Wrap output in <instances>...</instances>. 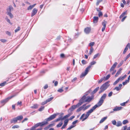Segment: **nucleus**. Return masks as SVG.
Segmentation results:
<instances>
[{
    "instance_id": "f257e3e1",
    "label": "nucleus",
    "mask_w": 130,
    "mask_h": 130,
    "mask_svg": "<svg viewBox=\"0 0 130 130\" xmlns=\"http://www.w3.org/2000/svg\"><path fill=\"white\" fill-rule=\"evenodd\" d=\"M59 114V113H54L50 116L49 117L45 119L44 120L46 121L38 123L35 125L37 127L39 126H41L47 125L48 124V121H49L55 118L56 116L58 115Z\"/></svg>"
},
{
    "instance_id": "f03ea898",
    "label": "nucleus",
    "mask_w": 130,
    "mask_h": 130,
    "mask_svg": "<svg viewBox=\"0 0 130 130\" xmlns=\"http://www.w3.org/2000/svg\"><path fill=\"white\" fill-rule=\"evenodd\" d=\"M96 63V62L93 61L91 62L90 63V65H89L87 67L86 69L84 72L81 75L80 77V78H82L83 77H85L88 73L91 67V65L95 64Z\"/></svg>"
},
{
    "instance_id": "7ed1b4c3",
    "label": "nucleus",
    "mask_w": 130,
    "mask_h": 130,
    "mask_svg": "<svg viewBox=\"0 0 130 130\" xmlns=\"http://www.w3.org/2000/svg\"><path fill=\"white\" fill-rule=\"evenodd\" d=\"M106 96L107 94L106 93L103 94L100 98L97 104L95 105H96L98 107L101 106L104 102V100L105 99Z\"/></svg>"
},
{
    "instance_id": "20e7f679",
    "label": "nucleus",
    "mask_w": 130,
    "mask_h": 130,
    "mask_svg": "<svg viewBox=\"0 0 130 130\" xmlns=\"http://www.w3.org/2000/svg\"><path fill=\"white\" fill-rule=\"evenodd\" d=\"M71 115V114H68L64 116L63 117H62V116H61L55 120L54 121L55 122H57L60 120L62 121L64 120H65L66 119H67V118L70 116Z\"/></svg>"
},
{
    "instance_id": "39448f33",
    "label": "nucleus",
    "mask_w": 130,
    "mask_h": 130,
    "mask_svg": "<svg viewBox=\"0 0 130 130\" xmlns=\"http://www.w3.org/2000/svg\"><path fill=\"white\" fill-rule=\"evenodd\" d=\"M15 96V95H12L10 96L9 97L7 98L2 100L1 101V103L2 104H3L4 105L9 100L14 97Z\"/></svg>"
},
{
    "instance_id": "423d86ee",
    "label": "nucleus",
    "mask_w": 130,
    "mask_h": 130,
    "mask_svg": "<svg viewBox=\"0 0 130 130\" xmlns=\"http://www.w3.org/2000/svg\"><path fill=\"white\" fill-rule=\"evenodd\" d=\"M97 107H98L97 106L95 105L91 109L86 112V114L89 116L90 114Z\"/></svg>"
},
{
    "instance_id": "0eeeda50",
    "label": "nucleus",
    "mask_w": 130,
    "mask_h": 130,
    "mask_svg": "<svg viewBox=\"0 0 130 130\" xmlns=\"http://www.w3.org/2000/svg\"><path fill=\"white\" fill-rule=\"evenodd\" d=\"M109 85V82H106L100 87V89H103L105 90L108 87Z\"/></svg>"
},
{
    "instance_id": "6e6552de",
    "label": "nucleus",
    "mask_w": 130,
    "mask_h": 130,
    "mask_svg": "<svg viewBox=\"0 0 130 130\" xmlns=\"http://www.w3.org/2000/svg\"><path fill=\"white\" fill-rule=\"evenodd\" d=\"M86 96L85 95H84L83 97L79 100V102L78 103H80V105H81L84 102H86L85 101H86Z\"/></svg>"
},
{
    "instance_id": "1a4fd4ad",
    "label": "nucleus",
    "mask_w": 130,
    "mask_h": 130,
    "mask_svg": "<svg viewBox=\"0 0 130 130\" xmlns=\"http://www.w3.org/2000/svg\"><path fill=\"white\" fill-rule=\"evenodd\" d=\"M110 74H108L106 76H104L101 78L99 81H105L107 80L110 77Z\"/></svg>"
},
{
    "instance_id": "9d476101",
    "label": "nucleus",
    "mask_w": 130,
    "mask_h": 130,
    "mask_svg": "<svg viewBox=\"0 0 130 130\" xmlns=\"http://www.w3.org/2000/svg\"><path fill=\"white\" fill-rule=\"evenodd\" d=\"M69 121V120L68 119H66L64 121V124L62 127H61V129H63L65 128Z\"/></svg>"
},
{
    "instance_id": "9b49d317",
    "label": "nucleus",
    "mask_w": 130,
    "mask_h": 130,
    "mask_svg": "<svg viewBox=\"0 0 130 130\" xmlns=\"http://www.w3.org/2000/svg\"><path fill=\"white\" fill-rule=\"evenodd\" d=\"M91 30V28L90 27H87L84 29V32L86 34H89Z\"/></svg>"
},
{
    "instance_id": "f8f14e48",
    "label": "nucleus",
    "mask_w": 130,
    "mask_h": 130,
    "mask_svg": "<svg viewBox=\"0 0 130 130\" xmlns=\"http://www.w3.org/2000/svg\"><path fill=\"white\" fill-rule=\"evenodd\" d=\"M38 11L37 9L36 8H34L32 11L31 13V17H33L37 13Z\"/></svg>"
},
{
    "instance_id": "ddd939ff",
    "label": "nucleus",
    "mask_w": 130,
    "mask_h": 130,
    "mask_svg": "<svg viewBox=\"0 0 130 130\" xmlns=\"http://www.w3.org/2000/svg\"><path fill=\"white\" fill-rule=\"evenodd\" d=\"M107 23V22L104 20L102 23V25L103 27L102 28V31L103 32L105 30L106 27V24Z\"/></svg>"
},
{
    "instance_id": "4468645a",
    "label": "nucleus",
    "mask_w": 130,
    "mask_h": 130,
    "mask_svg": "<svg viewBox=\"0 0 130 130\" xmlns=\"http://www.w3.org/2000/svg\"><path fill=\"white\" fill-rule=\"evenodd\" d=\"M13 9V7L11 6H9V7L7 9L6 13L7 14L9 13H11V9Z\"/></svg>"
},
{
    "instance_id": "2eb2a0df",
    "label": "nucleus",
    "mask_w": 130,
    "mask_h": 130,
    "mask_svg": "<svg viewBox=\"0 0 130 130\" xmlns=\"http://www.w3.org/2000/svg\"><path fill=\"white\" fill-rule=\"evenodd\" d=\"M118 63L116 62H115L113 65L111 67L109 71L111 72L114 70L115 68L116 67Z\"/></svg>"
},
{
    "instance_id": "dca6fc26",
    "label": "nucleus",
    "mask_w": 130,
    "mask_h": 130,
    "mask_svg": "<svg viewBox=\"0 0 130 130\" xmlns=\"http://www.w3.org/2000/svg\"><path fill=\"white\" fill-rule=\"evenodd\" d=\"M126 75L125 74L123 76H121L119 77L117 80L116 81H122L126 77Z\"/></svg>"
},
{
    "instance_id": "f3484780",
    "label": "nucleus",
    "mask_w": 130,
    "mask_h": 130,
    "mask_svg": "<svg viewBox=\"0 0 130 130\" xmlns=\"http://www.w3.org/2000/svg\"><path fill=\"white\" fill-rule=\"evenodd\" d=\"M93 97H90L89 96H88L87 98L86 99V101H85L86 102H90L92 99H93Z\"/></svg>"
},
{
    "instance_id": "a211bd4d",
    "label": "nucleus",
    "mask_w": 130,
    "mask_h": 130,
    "mask_svg": "<svg viewBox=\"0 0 130 130\" xmlns=\"http://www.w3.org/2000/svg\"><path fill=\"white\" fill-rule=\"evenodd\" d=\"M17 121L16 118L15 117L11 120L10 122L11 123L15 124L17 122Z\"/></svg>"
},
{
    "instance_id": "6ab92c4d",
    "label": "nucleus",
    "mask_w": 130,
    "mask_h": 130,
    "mask_svg": "<svg viewBox=\"0 0 130 130\" xmlns=\"http://www.w3.org/2000/svg\"><path fill=\"white\" fill-rule=\"evenodd\" d=\"M86 104H85L82 105V106H83V111H84L88 108L91 105H89L86 106Z\"/></svg>"
},
{
    "instance_id": "aec40b11",
    "label": "nucleus",
    "mask_w": 130,
    "mask_h": 130,
    "mask_svg": "<svg viewBox=\"0 0 130 130\" xmlns=\"http://www.w3.org/2000/svg\"><path fill=\"white\" fill-rule=\"evenodd\" d=\"M82 33L81 32H77V33H75V35L74 36V39H76L77 38L79 35H80Z\"/></svg>"
},
{
    "instance_id": "412c9836",
    "label": "nucleus",
    "mask_w": 130,
    "mask_h": 130,
    "mask_svg": "<svg viewBox=\"0 0 130 130\" xmlns=\"http://www.w3.org/2000/svg\"><path fill=\"white\" fill-rule=\"evenodd\" d=\"M80 103H78L76 105H73L71 107L74 110L76 107H78L79 106H80Z\"/></svg>"
},
{
    "instance_id": "4be33fe9",
    "label": "nucleus",
    "mask_w": 130,
    "mask_h": 130,
    "mask_svg": "<svg viewBox=\"0 0 130 130\" xmlns=\"http://www.w3.org/2000/svg\"><path fill=\"white\" fill-rule=\"evenodd\" d=\"M122 108L121 107H115L113 109V111H118L121 110Z\"/></svg>"
},
{
    "instance_id": "5701e85b",
    "label": "nucleus",
    "mask_w": 130,
    "mask_h": 130,
    "mask_svg": "<svg viewBox=\"0 0 130 130\" xmlns=\"http://www.w3.org/2000/svg\"><path fill=\"white\" fill-rule=\"evenodd\" d=\"M99 18L97 17H94L93 19V22L94 23H96L98 21Z\"/></svg>"
},
{
    "instance_id": "b1692460",
    "label": "nucleus",
    "mask_w": 130,
    "mask_h": 130,
    "mask_svg": "<svg viewBox=\"0 0 130 130\" xmlns=\"http://www.w3.org/2000/svg\"><path fill=\"white\" fill-rule=\"evenodd\" d=\"M36 4H34L33 5H30L27 8V9L28 10H31L33 7H34L36 5Z\"/></svg>"
},
{
    "instance_id": "393cba45",
    "label": "nucleus",
    "mask_w": 130,
    "mask_h": 130,
    "mask_svg": "<svg viewBox=\"0 0 130 130\" xmlns=\"http://www.w3.org/2000/svg\"><path fill=\"white\" fill-rule=\"evenodd\" d=\"M45 70H42L40 72V74L38 75L39 76H41L42 75L44 74L45 73Z\"/></svg>"
},
{
    "instance_id": "a878e982",
    "label": "nucleus",
    "mask_w": 130,
    "mask_h": 130,
    "mask_svg": "<svg viewBox=\"0 0 130 130\" xmlns=\"http://www.w3.org/2000/svg\"><path fill=\"white\" fill-rule=\"evenodd\" d=\"M122 125V123L120 121H118L116 122V125L118 127L121 126Z\"/></svg>"
},
{
    "instance_id": "bb28decb",
    "label": "nucleus",
    "mask_w": 130,
    "mask_h": 130,
    "mask_svg": "<svg viewBox=\"0 0 130 130\" xmlns=\"http://www.w3.org/2000/svg\"><path fill=\"white\" fill-rule=\"evenodd\" d=\"M16 118L17 121L21 120L23 118V116L22 115H20L19 116H18L16 117Z\"/></svg>"
},
{
    "instance_id": "cd10ccee",
    "label": "nucleus",
    "mask_w": 130,
    "mask_h": 130,
    "mask_svg": "<svg viewBox=\"0 0 130 130\" xmlns=\"http://www.w3.org/2000/svg\"><path fill=\"white\" fill-rule=\"evenodd\" d=\"M74 109H73L71 107L68 110V112L69 113L68 114H71V115H70V116L72 114V111Z\"/></svg>"
},
{
    "instance_id": "c85d7f7f",
    "label": "nucleus",
    "mask_w": 130,
    "mask_h": 130,
    "mask_svg": "<svg viewBox=\"0 0 130 130\" xmlns=\"http://www.w3.org/2000/svg\"><path fill=\"white\" fill-rule=\"evenodd\" d=\"M107 118V117H104L103 118H102L101 120L100 121L99 123H101L103 122Z\"/></svg>"
},
{
    "instance_id": "c756f323",
    "label": "nucleus",
    "mask_w": 130,
    "mask_h": 130,
    "mask_svg": "<svg viewBox=\"0 0 130 130\" xmlns=\"http://www.w3.org/2000/svg\"><path fill=\"white\" fill-rule=\"evenodd\" d=\"M82 110H83V106H82L79 107L77 110L76 112H78Z\"/></svg>"
},
{
    "instance_id": "7c9ffc66",
    "label": "nucleus",
    "mask_w": 130,
    "mask_h": 130,
    "mask_svg": "<svg viewBox=\"0 0 130 130\" xmlns=\"http://www.w3.org/2000/svg\"><path fill=\"white\" fill-rule=\"evenodd\" d=\"M38 105L37 104H34L32 106H31L30 107L32 108L36 109L38 108Z\"/></svg>"
},
{
    "instance_id": "2f4dec72",
    "label": "nucleus",
    "mask_w": 130,
    "mask_h": 130,
    "mask_svg": "<svg viewBox=\"0 0 130 130\" xmlns=\"http://www.w3.org/2000/svg\"><path fill=\"white\" fill-rule=\"evenodd\" d=\"M127 11H125L123 12L120 15V18H121L123 17L127 13Z\"/></svg>"
},
{
    "instance_id": "473e14b6",
    "label": "nucleus",
    "mask_w": 130,
    "mask_h": 130,
    "mask_svg": "<svg viewBox=\"0 0 130 130\" xmlns=\"http://www.w3.org/2000/svg\"><path fill=\"white\" fill-rule=\"evenodd\" d=\"M122 70V69L121 68H120L119 71L117 72L116 73V76H117L120 73L121 71Z\"/></svg>"
},
{
    "instance_id": "72a5a7b5",
    "label": "nucleus",
    "mask_w": 130,
    "mask_h": 130,
    "mask_svg": "<svg viewBox=\"0 0 130 130\" xmlns=\"http://www.w3.org/2000/svg\"><path fill=\"white\" fill-rule=\"evenodd\" d=\"M99 87L96 88L92 92V93L93 94H94L96 93L97 91L99 90Z\"/></svg>"
},
{
    "instance_id": "f704fd0d",
    "label": "nucleus",
    "mask_w": 130,
    "mask_h": 130,
    "mask_svg": "<svg viewBox=\"0 0 130 130\" xmlns=\"http://www.w3.org/2000/svg\"><path fill=\"white\" fill-rule=\"evenodd\" d=\"M63 124V122L62 121H61V122H60L59 123L57 124V126L56 127L57 128L61 126V125H62Z\"/></svg>"
},
{
    "instance_id": "c9c22d12",
    "label": "nucleus",
    "mask_w": 130,
    "mask_h": 130,
    "mask_svg": "<svg viewBox=\"0 0 130 130\" xmlns=\"http://www.w3.org/2000/svg\"><path fill=\"white\" fill-rule=\"evenodd\" d=\"M8 84V83H7V82H3L2 83L0 84V86L3 87L5 85H6Z\"/></svg>"
},
{
    "instance_id": "e433bc0d",
    "label": "nucleus",
    "mask_w": 130,
    "mask_h": 130,
    "mask_svg": "<svg viewBox=\"0 0 130 130\" xmlns=\"http://www.w3.org/2000/svg\"><path fill=\"white\" fill-rule=\"evenodd\" d=\"M60 56L62 58H66L68 57V56H67V57H66L63 54H61L60 55Z\"/></svg>"
},
{
    "instance_id": "4c0bfd02",
    "label": "nucleus",
    "mask_w": 130,
    "mask_h": 130,
    "mask_svg": "<svg viewBox=\"0 0 130 130\" xmlns=\"http://www.w3.org/2000/svg\"><path fill=\"white\" fill-rule=\"evenodd\" d=\"M103 0H97V2L96 3V5L97 6H98L99 3L102 2Z\"/></svg>"
},
{
    "instance_id": "58836bf2",
    "label": "nucleus",
    "mask_w": 130,
    "mask_h": 130,
    "mask_svg": "<svg viewBox=\"0 0 130 130\" xmlns=\"http://www.w3.org/2000/svg\"><path fill=\"white\" fill-rule=\"evenodd\" d=\"M100 56V54L99 53H97V54H95L93 58V60L95 58H96L98 56Z\"/></svg>"
},
{
    "instance_id": "ea45409f",
    "label": "nucleus",
    "mask_w": 130,
    "mask_h": 130,
    "mask_svg": "<svg viewBox=\"0 0 130 130\" xmlns=\"http://www.w3.org/2000/svg\"><path fill=\"white\" fill-rule=\"evenodd\" d=\"M94 42H91L89 43V46L91 47H92V46L94 45Z\"/></svg>"
},
{
    "instance_id": "a19ab883",
    "label": "nucleus",
    "mask_w": 130,
    "mask_h": 130,
    "mask_svg": "<svg viewBox=\"0 0 130 130\" xmlns=\"http://www.w3.org/2000/svg\"><path fill=\"white\" fill-rule=\"evenodd\" d=\"M128 102V100H127L125 102L120 104V105L122 106H125V104L127 103Z\"/></svg>"
},
{
    "instance_id": "79ce46f5",
    "label": "nucleus",
    "mask_w": 130,
    "mask_h": 130,
    "mask_svg": "<svg viewBox=\"0 0 130 130\" xmlns=\"http://www.w3.org/2000/svg\"><path fill=\"white\" fill-rule=\"evenodd\" d=\"M53 99V97H52L49 98L48 99L46 100V101H47V102H49L51 101Z\"/></svg>"
},
{
    "instance_id": "37998d69",
    "label": "nucleus",
    "mask_w": 130,
    "mask_h": 130,
    "mask_svg": "<svg viewBox=\"0 0 130 130\" xmlns=\"http://www.w3.org/2000/svg\"><path fill=\"white\" fill-rule=\"evenodd\" d=\"M89 116L87 115L86 114V115L85 114V117L84 118H83L82 120V121H83L85 120L86 119L89 117Z\"/></svg>"
},
{
    "instance_id": "c03bdc74",
    "label": "nucleus",
    "mask_w": 130,
    "mask_h": 130,
    "mask_svg": "<svg viewBox=\"0 0 130 130\" xmlns=\"http://www.w3.org/2000/svg\"><path fill=\"white\" fill-rule=\"evenodd\" d=\"M7 14L9 16L10 18H12L13 17V15L11 13H9Z\"/></svg>"
},
{
    "instance_id": "a18cd8bd",
    "label": "nucleus",
    "mask_w": 130,
    "mask_h": 130,
    "mask_svg": "<svg viewBox=\"0 0 130 130\" xmlns=\"http://www.w3.org/2000/svg\"><path fill=\"white\" fill-rule=\"evenodd\" d=\"M44 108V106H41V107L38 110L39 111H41L43 110Z\"/></svg>"
},
{
    "instance_id": "49530a36",
    "label": "nucleus",
    "mask_w": 130,
    "mask_h": 130,
    "mask_svg": "<svg viewBox=\"0 0 130 130\" xmlns=\"http://www.w3.org/2000/svg\"><path fill=\"white\" fill-rule=\"evenodd\" d=\"M20 29V27H18L15 30V33L17 32L18 31H19Z\"/></svg>"
},
{
    "instance_id": "de8ad7c7",
    "label": "nucleus",
    "mask_w": 130,
    "mask_h": 130,
    "mask_svg": "<svg viewBox=\"0 0 130 130\" xmlns=\"http://www.w3.org/2000/svg\"><path fill=\"white\" fill-rule=\"evenodd\" d=\"M19 126L18 125H15L13 126L12 127V128L14 129L15 128H19Z\"/></svg>"
},
{
    "instance_id": "09e8293b",
    "label": "nucleus",
    "mask_w": 130,
    "mask_h": 130,
    "mask_svg": "<svg viewBox=\"0 0 130 130\" xmlns=\"http://www.w3.org/2000/svg\"><path fill=\"white\" fill-rule=\"evenodd\" d=\"M93 48L92 47H91V48L90 49V54H91L92 53L93 51Z\"/></svg>"
},
{
    "instance_id": "8fccbe9b",
    "label": "nucleus",
    "mask_w": 130,
    "mask_h": 130,
    "mask_svg": "<svg viewBox=\"0 0 130 130\" xmlns=\"http://www.w3.org/2000/svg\"><path fill=\"white\" fill-rule=\"evenodd\" d=\"M82 62L83 64H85L87 63V62L84 60H82Z\"/></svg>"
},
{
    "instance_id": "3c124183",
    "label": "nucleus",
    "mask_w": 130,
    "mask_h": 130,
    "mask_svg": "<svg viewBox=\"0 0 130 130\" xmlns=\"http://www.w3.org/2000/svg\"><path fill=\"white\" fill-rule=\"evenodd\" d=\"M121 89L118 86L116 87L114 89V90H115L117 91H118L120 90Z\"/></svg>"
},
{
    "instance_id": "603ef678",
    "label": "nucleus",
    "mask_w": 130,
    "mask_h": 130,
    "mask_svg": "<svg viewBox=\"0 0 130 130\" xmlns=\"http://www.w3.org/2000/svg\"><path fill=\"white\" fill-rule=\"evenodd\" d=\"M37 127L35 125L34 126H32L31 128L30 129V130H36V128Z\"/></svg>"
},
{
    "instance_id": "864d4df0",
    "label": "nucleus",
    "mask_w": 130,
    "mask_h": 130,
    "mask_svg": "<svg viewBox=\"0 0 130 130\" xmlns=\"http://www.w3.org/2000/svg\"><path fill=\"white\" fill-rule=\"evenodd\" d=\"M54 125V123L50 124L47 126V127L48 128H49L50 127L53 126Z\"/></svg>"
},
{
    "instance_id": "5fc2aeb1",
    "label": "nucleus",
    "mask_w": 130,
    "mask_h": 130,
    "mask_svg": "<svg viewBox=\"0 0 130 130\" xmlns=\"http://www.w3.org/2000/svg\"><path fill=\"white\" fill-rule=\"evenodd\" d=\"M128 121L127 120H125L123 121L122 123L123 124H125L128 123Z\"/></svg>"
},
{
    "instance_id": "6e6d98bb",
    "label": "nucleus",
    "mask_w": 130,
    "mask_h": 130,
    "mask_svg": "<svg viewBox=\"0 0 130 130\" xmlns=\"http://www.w3.org/2000/svg\"><path fill=\"white\" fill-rule=\"evenodd\" d=\"M6 33L9 36H11V33L10 32H9L8 31H6Z\"/></svg>"
},
{
    "instance_id": "4d7b16f0",
    "label": "nucleus",
    "mask_w": 130,
    "mask_h": 130,
    "mask_svg": "<svg viewBox=\"0 0 130 130\" xmlns=\"http://www.w3.org/2000/svg\"><path fill=\"white\" fill-rule=\"evenodd\" d=\"M130 56V53L127 55V56L124 59V61H126V60Z\"/></svg>"
},
{
    "instance_id": "13d9d810",
    "label": "nucleus",
    "mask_w": 130,
    "mask_h": 130,
    "mask_svg": "<svg viewBox=\"0 0 130 130\" xmlns=\"http://www.w3.org/2000/svg\"><path fill=\"white\" fill-rule=\"evenodd\" d=\"M6 19V21L8 22L9 24H10L11 25H12V24L10 20L8 18H7Z\"/></svg>"
},
{
    "instance_id": "bf43d9fd",
    "label": "nucleus",
    "mask_w": 130,
    "mask_h": 130,
    "mask_svg": "<svg viewBox=\"0 0 130 130\" xmlns=\"http://www.w3.org/2000/svg\"><path fill=\"white\" fill-rule=\"evenodd\" d=\"M85 113H84L82 115V116H81V117H80V120H81L82 119H83L84 118V117H85Z\"/></svg>"
},
{
    "instance_id": "052dcab7",
    "label": "nucleus",
    "mask_w": 130,
    "mask_h": 130,
    "mask_svg": "<svg viewBox=\"0 0 130 130\" xmlns=\"http://www.w3.org/2000/svg\"><path fill=\"white\" fill-rule=\"evenodd\" d=\"M78 120H76L75 121H74L73 122L72 124L73 125H75V124H76L78 122Z\"/></svg>"
},
{
    "instance_id": "680f3d73",
    "label": "nucleus",
    "mask_w": 130,
    "mask_h": 130,
    "mask_svg": "<svg viewBox=\"0 0 130 130\" xmlns=\"http://www.w3.org/2000/svg\"><path fill=\"white\" fill-rule=\"evenodd\" d=\"M112 122L113 125H116V122L115 120H113L112 121Z\"/></svg>"
},
{
    "instance_id": "e2e57ef3",
    "label": "nucleus",
    "mask_w": 130,
    "mask_h": 130,
    "mask_svg": "<svg viewBox=\"0 0 130 130\" xmlns=\"http://www.w3.org/2000/svg\"><path fill=\"white\" fill-rule=\"evenodd\" d=\"M130 46V44L129 43H128L127 45H126V47L125 48V49H126V50H127L128 48V47H129V46Z\"/></svg>"
},
{
    "instance_id": "0e129e2a",
    "label": "nucleus",
    "mask_w": 130,
    "mask_h": 130,
    "mask_svg": "<svg viewBox=\"0 0 130 130\" xmlns=\"http://www.w3.org/2000/svg\"><path fill=\"white\" fill-rule=\"evenodd\" d=\"M103 15V14L102 12L100 11L99 12L98 14V15L99 17H100Z\"/></svg>"
},
{
    "instance_id": "69168bd1",
    "label": "nucleus",
    "mask_w": 130,
    "mask_h": 130,
    "mask_svg": "<svg viewBox=\"0 0 130 130\" xmlns=\"http://www.w3.org/2000/svg\"><path fill=\"white\" fill-rule=\"evenodd\" d=\"M112 93L113 92H110L108 94V96L109 97H111L112 95Z\"/></svg>"
},
{
    "instance_id": "338daca9",
    "label": "nucleus",
    "mask_w": 130,
    "mask_h": 130,
    "mask_svg": "<svg viewBox=\"0 0 130 130\" xmlns=\"http://www.w3.org/2000/svg\"><path fill=\"white\" fill-rule=\"evenodd\" d=\"M123 62H121L118 65L117 67L118 68H119L122 64Z\"/></svg>"
},
{
    "instance_id": "774afa93",
    "label": "nucleus",
    "mask_w": 130,
    "mask_h": 130,
    "mask_svg": "<svg viewBox=\"0 0 130 130\" xmlns=\"http://www.w3.org/2000/svg\"><path fill=\"white\" fill-rule=\"evenodd\" d=\"M0 41H1L2 42L4 43L6 42V40L4 39H1L0 40Z\"/></svg>"
}]
</instances>
